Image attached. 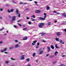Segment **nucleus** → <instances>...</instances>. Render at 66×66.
<instances>
[{
    "label": "nucleus",
    "mask_w": 66,
    "mask_h": 66,
    "mask_svg": "<svg viewBox=\"0 0 66 66\" xmlns=\"http://www.w3.org/2000/svg\"><path fill=\"white\" fill-rule=\"evenodd\" d=\"M12 2H13L14 3H15L16 4V3L15 2V1H14L13 0H12Z\"/></svg>",
    "instance_id": "nucleus-35"
},
{
    "label": "nucleus",
    "mask_w": 66,
    "mask_h": 66,
    "mask_svg": "<svg viewBox=\"0 0 66 66\" xmlns=\"http://www.w3.org/2000/svg\"><path fill=\"white\" fill-rule=\"evenodd\" d=\"M47 51L48 52H50L51 50V49H50V47L48 46L47 47Z\"/></svg>",
    "instance_id": "nucleus-6"
},
{
    "label": "nucleus",
    "mask_w": 66,
    "mask_h": 66,
    "mask_svg": "<svg viewBox=\"0 0 66 66\" xmlns=\"http://www.w3.org/2000/svg\"><path fill=\"white\" fill-rule=\"evenodd\" d=\"M17 24H18V25H19V26H20V27H21V25L20 24L18 23Z\"/></svg>",
    "instance_id": "nucleus-34"
},
{
    "label": "nucleus",
    "mask_w": 66,
    "mask_h": 66,
    "mask_svg": "<svg viewBox=\"0 0 66 66\" xmlns=\"http://www.w3.org/2000/svg\"><path fill=\"white\" fill-rule=\"evenodd\" d=\"M59 66H63V64H61V65H59Z\"/></svg>",
    "instance_id": "nucleus-62"
},
{
    "label": "nucleus",
    "mask_w": 66,
    "mask_h": 66,
    "mask_svg": "<svg viewBox=\"0 0 66 66\" xmlns=\"http://www.w3.org/2000/svg\"><path fill=\"white\" fill-rule=\"evenodd\" d=\"M30 18H29V17H27V19H30Z\"/></svg>",
    "instance_id": "nucleus-49"
},
{
    "label": "nucleus",
    "mask_w": 66,
    "mask_h": 66,
    "mask_svg": "<svg viewBox=\"0 0 66 66\" xmlns=\"http://www.w3.org/2000/svg\"><path fill=\"white\" fill-rule=\"evenodd\" d=\"M27 37H25L24 38H23V40H27Z\"/></svg>",
    "instance_id": "nucleus-13"
},
{
    "label": "nucleus",
    "mask_w": 66,
    "mask_h": 66,
    "mask_svg": "<svg viewBox=\"0 0 66 66\" xmlns=\"http://www.w3.org/2000/svg\"><path fill=\"white\" fill-rule=\"evenodd\" d=\"M57 22V21L55 20L54 21V22H55V23H56V22Z\"/></svg>",
    "instance_id": "nucleus-53"
},
{
    "label": "nucleus",
    "mask_w": 66,
    "mask_h": 66,
    "mask_svg": "<svg viewBox=\"0 0 66 66\" xmlns=\"http://www.w3.org/2000/svg\"><path fill=\"white\" fill-rule=\"evenodd\" d=\"M28 24H31V22L30 21L28 22Z\"/></svg>",
    "instance_id": "nucleus-32"
},
{
    "label": "nucleus",
    "mask_w": 66,
    "mask_h": 66,
    "mask_svg": "<svg viewBox=\"0 0 66 66\" xmlns=\"http://www.w3.org/2000/svg\"><path fill=\"white\" fill-rule=\"evenodd\" d=\"M1 51L2 52H4V51L2 50Z\"/></svg>",
    "instance_id": "nucleus-40"
},
{
    "label": "nucleus",
    "mask_w": 66,
    "mask_h": 66,
    "mask_svg": "<svg viewBox=\"0 0 66 66\" xmlns=\"http://www.w3.org/2000/svg\"><path fill=\"white\" fill-rule=\"evenodd\" d=\"M11 59L12 60H15V59H14L13 58H11Z\"/></svg>",
    "instance_id": "nucleus-33"
},
{
    "label": "nucleus",
    "mask_w": 66,
    "mask_h": 66,
    "mask_svg": "<svg viewBox=\"0 0 66 66\" xmlns=\"http://www.w3.org/2000/svg\"><path fill=\"white\" fill-rule=\"evenodd\" d=\"M2 41H1L0 42V44H2Z\"/></svg>",
    "instance_id": "nucleus-51"
},
{
    "label": "nucleus",
    "mask_w": 66,
    "mask_h": 66,
    "mask_svg": "<svg viewBox=\"0 0 66 66\" xmlns=\"http://www.w3.org/2000/svg\"><path fill=\"white\" fill-rule=\"evenodd\" d=\"M19 46L18 44H17V47H18Z\"/></svg>",
    "instance_id": "nucleus-52"
},
{
    "label": "nucleus",
    "mask_w": 66,
    "mask_h": 66,
    "mask_svg": "<svg viewBox=\"0 0 66 66\" xmlns=\"http://www.w3.org/2000/svg\"><path fill=\"white\" fill-rule=\"evenodd\" d=\"M14 47V46H11V47L10 48V49H13Z\"/></svg>",
    "instance_id": "nucleus-23"
},
{
    "label": "nucleus",
    "mask_w": 66,
    "mask_h": 66,
    "mask_svg": "<svg viewBox=\"0 0 66 66\" xmlns=\"http://www.w3.org/2000/svg\"><path fill=\"white\" fill-rule=\"evenodd\" d=\"M3 50H4V51H6V50H7V49L6 48H4Z\"/></svg>",
    "instance_id": "nucleus-28"
},
{
    "label": "nucleus",
    "mask_w": 66,
    "mask_h": 66,
    "mask_svg": "<svg viewBox=\"0 0 66 66\" xmlns=\"http://www.w3.org/2000/svg\"><path fill=\"white\" fill-rule=\"evenodd\" d=\"M15 48H17V45H16L15 46Z\"/></svg>",
    "instance_id": "nucleus-64"
},
{
    "label": "nucleus",
    "mask_w": 66,
    "mask_h": 66,
    "mask_svg": "<svg viewBox=\"0 0 66 66\" xmlns=\"http://www.w3.org/2000/svg\"><path fill=\"white\" fill-rule=\"evenodd\" d=\"M51 48H52V49H54V46L52 45H51Z\"/></svg>",
    "instance_id": "nucleus-10"
},
{
    "label": "nucleus",
    "mask_w": 66,
    "mask_h": 66,
    "mask_svg": "<svg viewBox=\"0 0 66 66\" xmlns=\"http://www.w3.org/2000/svg\"><path fill=\"white\" fill-rule=\"evenodd\" d=\"M36 53H34L33 54V57H35V54Z\"/></svg>",
    "instance_id": "nucleus-21"
},
{
    "label": "nucleus",
    "mask_w": 66,
    "mask_h": 66,
    "mask_svg": "<svg viewBox=\"0 0 66 66\" xmlns=\"http://www.w3.org/2000/svg\"><path fill=\"white\" fill-rule=\"evenodd\" d=\"M14 42L16 43H17V40H15L14 41Z\"/></svg>",
    "instance_id": "nucleus-61"
},
{
    "label": "nucleus",
    "mask_w": 66,
    "mask_h": 66,
    "mask_svg": "<svg viewBox=\"0 0 66 66\" xmlns=\"http://www.w3.org/2000/svg\"><path fill=\"white\" fill-rule=\"evenodd\" d=\"M41 12V11L39 10H38L35 11L36 13H39Z\"/></svg>",
    "instance_id": "nucleus-5"
},
{
    "label": "nucleus",
    "mask_w": 66,
    "mask_h": 66,
    "mask_svg": "<svg viewBox=\"0 0 66 66\" xmlns=\"http://www.w3.org/2000/svg\"><path fill=\"white\" fill-rule=\"evenodd\" d=\"M19 4H27V3H22V2H20L19 3Z\"/></svg>",
    "instance_id": "nucleus-18"
},
{
    "label": "nucleus",
    "mask_w": 66,
    "mask_h": 66,
    "mask_svg": "<svg viewBox=\"0 0 66 66\" xmlns=\"http://www.w3.org/2000/svg\"><path fill=\"white\" fill-rule=\"evenodd\" d=\"M37 40H35L33 42V43H36V42H37Z\"/></svg>",
    "instance_id": "nucleus-30"
},
{
    "label": "nucleus",
    "mask_w": 66,
    "mask_h": 66,
    "mask_svg": "<svg viewBox=\"0 0 66 66\" xmlns=\"http://www.w3.org/2000/svg\"><path fill=\"white\" fill-rule=\"evenodd\" d=\"M31 17H33V18H35V16L34 15H33L31 16Z\"/></svg>",
    "instance_id": "nucleus-25"
},
{
    "label": "nucleus",
    "mask_w": 66,
    "mask_h": 66,
    "mask_svg": "<svg viewBox=\"0 0 66 66\" xmlns=\"http://www.w3.org/2000/svg\"><path fill=\"white\" fill-rule=\"evenodd\" d=\"M24 55H23L22 56V57L21 58V60H24Z\"/></svg>",
    "instance_id": "nucleus-7"
},
{
    "label": "nucleus",
    "mask_w": 66,
    "mask_h": 66,
    "mask_svg": "<svg viewBox=\"0 0 66 66\" xmlns=\"http://www.w3.org/2000/svg\"><path fill=\"white\" fill-rule=\"evenodd\" d=\"M57 53H58V52L57 51L56 52L54 53L55 55L56 56V54H57Z\"/></svg>",
    "instance_id": "nucleus-19"
},
{
    "label": "nucleus",
    "mask_w": 66,
    "mask_h": 66,
    "mask_svg": "<svg viewBox=\"0 0 66 66\" xmlns=\"http://www.w3.org/2000/svg\"><path fill=\"white\" fill-rule=\"evenodd\" d=\"M38 46H38V45H37V46H36V48H38Z\"/></svg>",
    "instance_id": "nucleus-56"
},
{
    "label": "nucleus",
    "mask_w": 66,
    "mask_h": 66,
    "mask_svg": "<svg viewBox=\"0 0 66 66\" xmlns=\"http://www.w3.org/2000/svg\"><path fill=\"white\" fill-rule=\"evenodd\" d=\"M0 11H3V9H1Z\"/></svg>",
    "instance_id": "nucleus-58"
},
{
    "label": "nucleus",
    "mask_w": 66,
    "mask_h": 66,
    "mask_svg": "<svg viewBox=\"0 0 66 66\" xmlns=\"http://www.w3.org/2000/svg\"><path fill=\"white\" fill-rule=\"evenodd\" d=\"M49 54H47L46 55V56L47 57V56H49Z\"/></svg>",
    "instance_id": "nucleus-54"
},
{
    "label": "nucleus",
    "mask_w": 66,
    "mask_h": 66,
    "mask_svg": "<svg viewBox=\"0 0 66 66\" xmlns=\"http://www.w3.org/2000/svg\"><path fill=\"white\" fill-rule=\"evenodd\" d=\"M19 13V10H17V14H18Z\"/></svg>",
    "instance_id": "nucleus-31"
},
{
    "label": "nucleus",
    "mask_w": 66,
    "mask_h": 66,
    "mask_svg": "<svg viewBox=\"0 0 66 66\" xmlns=\"http://www.w3.org/2000/svg\"><path fill=\"white\" fill-rule=\"evenodd\" d=\"M55 39L56 41H57V42H59V38H56Z\"/></svg>",
    "instance_id": "nucleus-12"
},
{
    "label": "nucleus",
    "mask_w": 66,
    "mask_h": 66,
    "mask_svg": "<svg viewBox=\"0 0 66 66\" xmlns=\"http://www.w3.org/2000/svg\"><path fill=\"white\" fill-rule=\"evenodd\" d=\"M57 36H59L61 35V33L60 32H57Z\"/></svg>",
    "instance_id": "nucleus-8"
},
{
    "label": "nucleus",
    "mask_w": 66,
    "mask_h": 66,
    "mask_svg": "<svg viewBox=\"0 0 66 66\" xmlns=\"http://www.w3.org/2000/svg\"><path fill=\"white\" fill-rule=\"evenodd\" d=\"M0 19H2V17H1V16H0Z\"/></svg>",
    "instance_id": "nucleus-57"
},
{
    "label": "nucleus",
    "mask_w": 66,
    "mask_h": 66,
    "mask_svg": "<svg viewBox=\"0 0 66 66\" xmlns=\"http://www.w3.org/2000/svg\"><path fill=\"white\" fill-rule=\"evenodd\" d=\"M43 43H46V41L44 40H43Z\"/></svg>",
    "instance_id": "nucleus-39"
},
{
    "label": "nucleus",
    "mask_w": 66,
    "mask_h": 66,
    "mask_svg": "<svg viewBox=\"0 0 66 66\" xmlns=\"http://www.w3.org/2000/svg\"><path fill=\"white\" fill-rule=\"evenodd\" d=\"M26 60L27 61H28V62H29V61H30V59H29V58H28L26 59Z\"/></svg>",
    "instance_id": "nucleus-20"
},
{
    "label": "nucleus",
    "mask_w": 66,
    "mask_h": 66,
    "mask_svg": "<svg viewBox=\"0 0 66 66\" xmlns=\"http://www.w3.org/2000/svg\"><path fill=\"white\" fill-rule=\"evenodd\" d=\"M9 62V61H6L5 62V63L6 64H8Z\"/></svg>",
    "instance_id": "nucleus-22"
},
{
    "label": "nucleus",
    "mask_w": 66,
    "mask_h": 66,
    "mask_svg": "<svg viewBox=\"0 0 66 66\" xmlns=\"http://www.w3.org/2000/svg\"><path fill=\"white\" fill-rule=\"evenodd\" d=\"M6 35H7V34H4V36H5Z\"/></svg>",
    "instance_id": "nucleus-59"
},
{
    "label": "nucleus",
    "mask_w": 66,
    "mask_h": 66,
    "mask_svg": "<svg viewBox=\"0 0 66 66\" xmlns=\"http://www.w3.org/2000/svg\"><path fill=\"white\" fill-rule=\"evenodd\" d=\"M17 16L19 18H20V14L19 13H18V15Z\"/></svg>",
    "instance_id": "nucleus-15"
},
{
    "label": "nucleus",
    "mask_w": 66,
    "mask_h": 66,
    "mask_svg": "<svg viewBox=\"0 0 66 66\" xmlns=\"http://www.w3.org/2000/svg\"><path fill=\"white\" fill-rule=\"evenodd\" d=\"M8 12H9V13H11V11H10V10H8Z\"/></svg>",
    "instance_id": "nucleus-44"
},
{
    "label": "nucleus",
    "mask_w": 66,
    "mask_h": 66,
    "mask_svg": "<svg viewBox=\"0 0 66 66\" xmlns=\"http://www.w3.org/2000/svg\"><path fill=\"white\" fill-rule=\"evenodd\" d=\"M55 47L56 48H57V49H59L60 48V47L57 46L56 44L55 45Z\"/></svg>",
    "instance_id": "nucleus-14"
},
{
    "label": "nucleus",
    "mask_w": 66,
    "mask_h": 66,
    "mask_svg": "<svg viewBox=\"0 0 66 66\" xmlns=\"http://www.w3.org/2000/svg\"><path fill=\"white\" fill-rule=\"evenodd\" d=\"M9 5H10L8 4H6V6H9Z\"/></svg>",
    "instance_id": "nucleus-37"
},
{
    "label": "nucleus",
    "mask_w": 66,
    "mask_h": 66,
    "mask_svg": "<svg viewBox=\"0 0 66 66\" xmlns=\"http://www.w3.org/2000/svg\"><path fill=\"white\" fill-rule=\"evenodd\" d=\"M4 28H3L2 29H0V31H2L3 30H4Z\"/></svg>",
    "instance_id": "nucleus-24"
},
{
    "label": "nucleus",
    "mask_w": 66,
    "mask_h": 66,
    "mask_svg": "<svg viewBox=\"0 0 66 66\" xmlns=\"http://www.w3.org/2000/svg\"><path fill=\"white\" fill-rule=\"evenodd\" d=\"M37 46H39V45H40V44H39V43H37Z\"/></svg>",
    "instance_id": "nucleus-43"
},
{
    "label": "nucleus",
    "mask_w": 66,
    "mask_h": 66,
    "mask_svg": "<svg viewBox=\"0 0 66 66\" xmlns=\"http://www.w3.org/2000/svg\"><path fill=\"white\" fill-rule=\"evenodd\" d=\"M53 13H57L56 12V11H54L53 12Z\"/></svg>",
    "instance_id": "nucleus-47"
},
{
    "label": "nucleus",
    "mask_w": 66,
    "mask_h": 66,
    "mask_svg": "<svg viewBox=\"0 0 66 66\" xmlns=\"http://www.w3.org/2000/svg\"><path fill=\"white\" fill-rule=\"evenodd\" d=\"M40 52H39L38 54H42L44 53V51L42 50V51H40L39 50Z\"/></svg>",
    "instance_id": "nucleus-3"
},
{
    "label": "nucleus",
    "mask_w": 66,
    "mask_h": 66,
    "mask_svg": "<svg viewBox=\"0 0 66 66\" xmlns=\"http://www.w3.org/2000/svg\"><path fill=\"white\" fill-rule=\"evenodd\" d=\"M13 9H12L11 10L10 12H13Z\"/></svg>",
    "instance_id": "nucleus-36"
},
{
    "label": "nucleus",
    "mask_w": 66,
    "mask_h": 66,
    "mask_svg": "<svg viewBox=\"0 0 66 66\" xmlns=\"http://www.w3.org/2000/svg\"><path fill=\"white\" fill-rule=\"evenodd\" d=\"M65 55H62V57H65Z\"/></svg>",
    "instance_id": "nucleus-60"
},
{
    "label": "nucleus",
    "mask_w": 66,
    "mask_h": 66,
    "mask_svg": "<svg viewBox=\"0 0 66 66\" xmlns=\"http://www.w3.org/2000/svg\"><path fill=\"white\" fill-rule=\"evenodd\" d=\"M34 2L36 4H37V3L36 1H35Z\"/></svg>",
    "instance_id": "nucleus-50"
},
{
    "label": "nucleus",
    "mask_w": 66,
    "mask_h": 66,
    "mask_svg": "<svg viewBox=\"0 0 66 66\" xmlns=\"http://www.w3.org/2000/svg\"><path fill=\"white\" fill-rule=\"evenodd\" d=\"M45 24L44 23H40V24L39 25V28H43V26Z\"/></svg>",
    "instance_id": "nucleus-1"
},
{
    "label": "nucleus",
    "mask_w": 66,
    "mask_h": 66,
    "mask_svg": "<svg viewBox=\"0 0 66 66\" xmlns=\"http://www.w3.org/2000/svg\"><path fill=\"white\" fill-rule=\"evenodd\" d=\"M63 42V41L61 40H60V43H62Z\"/></svg>",
    "instance_id": "nucleus-42"
},
{
    "label": "nucleus",
    "mask_w": 66,
    "mask_h": 66,
    "mask_svg": "<svg viewBox=\"0 0 66 66\" xmlns=\"http://www.w3.org/2000/svg\"><path fill=\"white\" fill-rule=\"evenodd\" d=\"M23 30V31H28L29 29H27V28H24L22 29Z\"/></svg>",
    "instance_id": "nucleus-9"
},
{
    "label": "nucleus",
    "mask_w": 66,
    "mask_h": 66,
    "mask_svg": "<svg viewBox=\"0 0 66 66\" xmlns=\"http://www.w3.org/2000/svg\"><path fill=\"white\" fill-rule=\"evenodd\" d=\"M16 17L14 16H13L12 17V20L11 21V22H13L15 20V18Z\"/></svg>",
    "instance_id": "nucleus-2"
},
{
    "label": "nucleus",
    "mask_w": 66,
    "mask_h": 66,
    "mask_svg": "<svg viewBox=\"0 0 66 66\" xmlns=\"http://www.w3.org/2000/svg\"><path fill=\"white\" fill-rule=\"evenodd\" d=\"M45 18H46V17L45 16L44 18L41 17H40L39 18V19H40V20H45Z\"/></svg>",
    "instance_id": "nucleus-4"
},
{
    "label": "nucleus",
    "mask_w": 66,
    "mask_h": 66,
    "mask_svg": "<svg viewBox=\"0 0 66 66\" xmlns=\"http://www.w3.org/2000/svg\"><path fill=\"white\" fill-rule=\"evenodd\" d=\"M41 36H43V35H44L45 34V33H41Z\"/></svg>",
    "instance_id": "nucleus-16"
},
{
    "label": "nucleus",
    "mask_w": 66,
    "mask_h": 66,
    "mask_svg": "<svg viewBox=\"0 0 66 66\" xmlns=\"http://www.w3.org/2000/svg\"><path fill=\"white\" fill-rule=\"evenodd\" d=\"M31 20L32 21H35L36 20H35L34 19H32V18H31Z\"/></svg>",
    "instance_id": "nucleus-26"
},
{
    "label": "nucleus",
    "mask_w": 66,
    "mask_h": 66,
    "mask_svg": "<svg viewBox=\"0 0 66 66\" xmlns=\"http://www.w3.org/2000/svg\"><path fill=\"white\" fill-rule=\"evenodd\" d=\"M21 21V20H19L17 21V22H20V21Z\"/></svg>",
    "instance_id": "nucleus-48"
},
{
    "label": "nucleus",
    "mask_w": 66,
    "mask_h": 66,
    "mask_svg": "<svg viewBox=\"0 0 66 66\" xmlns=\"http://www.w3.org/2000/svg\"><path fill=\"white\" fill-rule=\"evenodd\" d=\"M8 17H9V18H11V17H12L10 15H8Z\"/></svg>",
    "instance_id": "nucleus-45"
},
{
    "label": "nucleus",
    "mask_w": 66,
    "mask_h": 66,
    "mask_svg": "<svg viewBox=\"0 0 66 66\" xmlns=\"http://www.w3.org/2000/svg\"><path fill=\"white\" fill-rule=\"evenodd\" d=\"M4 53H6V54H7V52H4Z\"/></svg>",
    "instance_id": "nucleus-55"
},
{
    "label": "nucleus",
    "mask_w": 66,
    "mask_h": 66,
    "mask_svg": "<svg viewBox=\"0 0 66 66\" xmlns=\"http://www.w3.org/2000/svg\"><path fill=\"white\" fill-rule=\"evenodd\" d=\"M51 24V23L50 22H49L48 23V25L49 26V25H50Z\"/></svg>",
    "instance_id": "nucleus-41"
},
{
    "label": "nucleus",
    "mask_w": 66,
    "mask_h": 66,
    "mask_svg": "<svg viewBox=\"0 0 66 66\" xmlns=\"http://www.w3.org/2000/svg\"><path fill=\"white\" fill-rule=\"evenodd\" d=\"M50 9V8L49 6H47V7L46 10H49Z\"/></svg>",
    "instance_id": "nucleus-17"
},
{
    "label": "nucleus",
    "mask_w": 66,
    "mask_h": 66,
    "mask_svg": "<svg viewBox=\"0 0 66 66\" xmlns=\"http://www.w3.org/2000/svg\"><path fill=\"white\" fill-rule=\"evenodd\" d=\"M53 64H55L56 63V61H54V62H53Z\"/></svg>",
    "instance_id": "nucleus-38"
},
{
    "label": "nucleus",
    "mask_w": 66,
    "mask_h": 66,
    "mask_svg": "<svg viewBox=\"0 0 66 66\" xmlns=\"http://www.w3.org/2000/svg\"><path fill=\"white\" fill-rule=\"evenodd\" d=\"M44 15L45 16H44V17H45V18H46V15H47V14H46V13H44Z\"/></svg>",
    "instance_id": "nucleus-27"
},
{
    "label": "nucleus",
    "mask_w": 66,
    "mask_h": 66,
    "mask_svg": "<svg viewBox=\"0 0 66 66\" xmlns=\"http://www.w3.org/2000/svg\"><path fill=\"white\" fill-rule=\"evenodd\" d=\"M57 13V14H60V13Z\"/></svg>",
    "instance_id": "nucleus-63"
},
{
    "label": "nucleus",
    "mask_w": 66,
    "mask_h": 66,
    "mask_svg": "<svg viewBox=\"0 0 66 66\" xmlns=\"http://www.w3.org/2000/svg\"><path fill=\"white\" fill-rule=\"evenodd\" d=\"M62 15H63V16H66L65 13H62Z\"/></svg>",
    "instance_id": "nucleus-11"
},
{
    "label": "nucleus",
    "mask_w": 66,
    "mask_h": 66,
    "mask_svg": "<svg viewBox=\"0 0 66 66\" xmlns=\"http://www.w3.org/2000/svg\"><path fill=\"white\" fill-rule=\"evenodd\" d=\"M32 46H34V45H35V44H34L33 43H32Z\"/></svg>",
    "instance_id": "nucleus-46"
},
{
    "label": "nucleus",
    "mask_w": 66,
    "mask_h": 66,
    "mask_svg": "<svg viewBox=\"0 0 66 66\" xmlns=\"http://www.w3.org/2000/svg\"><path fill=\"white\" fill-rule=\"evenodd\" d=\"M13 27L15 28H17V26L16 25H14Z\"/></svg>",
    "instance_id": "nucleus-29"
}]
</instances>
